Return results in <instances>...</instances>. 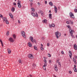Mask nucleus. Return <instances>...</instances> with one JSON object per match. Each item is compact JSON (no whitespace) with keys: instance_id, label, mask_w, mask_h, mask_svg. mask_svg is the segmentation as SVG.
Listing matches in <instances>:
<instances>
[{"instance_id":"obj_1","label":"nucleus","mask_w":77,"mask_h":77,"mask_svg":"<svg viewBox=\"0 0 77 77\" xmlns=\"http://www.w3.org/2000/svg\"><path fill=\"white\" fill-rule=\"evenodd\" d=\"M55 34L56 36V38L58 39L59 38V36L60 37L61 36V33L60 32H59V31H57L55 32Z\"/></svg>"},{"instance_id":"obj_2","label":"nucleus","mask_w":77,"mask_h":77,"mask_svg":"<svg viewBox=\"0 0 77 77\" xmlns=\"http://www.w3.org/2000/svg\"><path fill=\"white\" fill-rule=\"evenodd\" d=\"M73 31H74L73 30H71V29H69V33L71 36H72V38H75V37L73 35V33L72 32Z\"/></svg>"},{"instance_id":"obj_3","label":"nucleus","mask_w":77,"mask_h":77,"mask_svg":"<svg viewBox=\"0 0 77 77\" xmlns=\"http://www.w3.org/2000/svg\"><path fill=\"white\" fill-rule=\"evenodd\" d=\"M69 17H71V18H74V14L72 13V12H70L69 14Z\"/></svg>"},{"instance_id":"obj_4","label":"nucleus","mask_w":77,"mask_h":77,"mask_svg":"<svg viewBox=\"0 0 77 77\" xmlns=\"http://www.w3.org/2000/svg\"><path fill=\"white\" fill-rule=\"evenodd\" d=\"M29 39L30 40H31L32 42H33V41H34L36 43V40L35 39L33 40V37L30 36L29 37Z\"/></svg>"},{"instance_id":"obj_5","label":"nucleus","mask_w":77,"mask_h":77,"mask_svg":"<svg viewBox=\"0 0 77 77\" xmlns=\"http://www.w3.org/2000/svg\"><path fill=\"white\" fill-rule=\"evenodd\" d=\"M21 34L22 36L24 38H26V35H25V32L23 31L21 32Z\"/></svg>"},{"instance_id":"obj_6","label":"nucleus","mask_w":77,"mask_h":77,"mask_svg":"<svg viewBox=\"0 0 77 77\" xmlns=\"http://www.w3.org/2000/svg\"><path fill=\"white\" fill-rule=\"evenodd\" d=\"M20 65H22L23 63V61L21 59H20L18 61Z\"/></svg>"},{"instance_id":"obj_7","label":"nucleus","mask_w":77,"mask_h":77,"mask_svg":"<svg viewBox=\"0 0 77 77\" xmlns=\"http://www.w3.org/2000/svg\"><path fill=\"white\" fill-rule=\"evenodd\" d=\"M8 41H10V42H13L14 41V38L12 37H10L8 39Z\"/></svg>"},{"instance_id":"obj_8","label":"nucleus","mask_w":77,"mask_h":77,"mask_svg":"<svg viewBox=\"0 0 77 77\" xmlns=\"http://www.w3.org/2000/svg\"><path fill=\"white\" fill-rule=\"evenodd\" d=\"M54 68L56 71H57L58 70V68H57V65H54Z\"/></svg>"},{"instance_id":"obj_9","label":"nucleus","mask_w":77,"mask_h":77,"mask_svg":"<svg viewBox=\"0 0 77 77\" xmlns=\"http://www.w3.org/2000/svg\"><path fill=\"white\" fill-rule=\"evenodd\" d=\"M28 57L30 59H33V56L31 54H29L28 55Z\"/></svg>"},{"instance_id":"obj_10","label":"nucleus","mask_w":77,"mask_h":77,"mask_svg":"<svg viewBox=\"0 0 77 77\" xmlns=\"http://www.w3.org/2000/svg\"><path fill=\"white\" fill-rule=\"evenodd\" d=\"M69 55L70 59L72 58V52L70 51H69Z\"/></svg>"},{"instance_id":"obj_11","label":"nucleus","mask_w":77,"mask_h":77,"mask_svg":"<svg viewBox=\"0 0 77 77\" xmlns=\"http://www.w3.org/2000/svg\"><path fill=\"white\" fill-rule=\"evenodd\" d=\"M38 14H41V15L42 16H43L44 15V12L43 11H42V10H40V12H38Z\"/></svg>"},{"instance_id":"obj_12","label":"nucleus","mask_w":77,"mask_h":77,"mask_svg":"<svg viewBox=\"0 0 77 77\" xmlns=\"http://www.w3.org/2000/svg\"><path fill=\"white\" fill-rule=\"evenodd\" d=\"M54 11L55 13H57V7H56V6L54 5Z\"/></svg>"},{"instance_id":"obj_13","label":"nucleus","mask_w":77,"mask_h":77,"mask_svg":"<svg viewBox=\"0 0 77 77\" xmlns=\"http://www.w3.org/2000/svg\"><path fill=\"white\" fill-rule=\"evenodd\" d=\"M31 14L33 17H36V14H35V13L33 11H32Z\"/></svg>"},{"instance_id":"obj_14","label":"nucleus","mask_w":77,"mask_h":77,"mask_svg":"<svg viewBox=\"0 0 77 77\" xmlns=\"http://www.w3.org/2000/svg\"><path fill=\"white\" fill-rule=\"evenodd\" d=\"M7 51L8 54H10V53H11V50L9 48H8L7 49Z\"/></svg>"},{"instance_id":"obj_15","label":"nucleus","mask_w":77,"mask_h":77,"mask_svg":"<svg viewBox=\"0 0 77 77\" xmlns=\"http://www.w3.org/2000/svg\"><path fill=\"white\" fill-rule=\"evenodd\" d=\"M9 15H10V17H11V19H13V18H14L13 15H12V14L10 13L9 14Z\"/></svg>"},{"instance_id":"obj_16","label":"nucleus","mask_w":77,"mask_h":77,"mask_svg":"<svg viewBox=\"0 0 77 77\" xmlns=\"http://www.w3.org/2000/svg\"><path fill=\"white\" fill-rule=\"evenodd\" d=\"M49 17L50 19H53V17H52V14H49Z\"/></svg>"},{"instance_id":"obj_17","label":"nucleus","mask_w":77,"mask_h":77,"mask_svg":"<svg viewBox=\"0 0 77 77\" xmlns=\"http://www.w3.org/2000/svg\"><path fill=\"white\" fill-rule=\"evenodd\" d=\"M74 49L76 50L77 49V46L76 44H75L74 46Z\"/></svg>"},{"instance_id":"obj_18","label":"nucleus","mask_w":77,"mask_h":77,"mask_svg":"<svg viewBox=\"0 0 77 77\" xmlns=\"http://www.w3.org/2000/svg\"><path fill=\"white\" fill-rule=\"evenodd\" d=\"M28 44L29 47H32V45L30 43V42H28Z\"/></svg>"},{"instance_id":"obj_19","label":"nucleus","mask_w":77,"mask_h":77,"mask_svg":"<svg viewBox=\"0 0 77 77\" xmlns=\"http://www.w3.org/2000/svg\"><path fill=\"white\" fill-rule=\"evenodd\" d=\"M3 18V22H5L7 20V18L6 17H4Z\"/></svg>"},{"instance_id":"obj_20","label":"nucleus","mask_w":77,"mask_h":77,"mask_svg":"<svg viewBox=\"0 0 77 77\" xmlns=\"http://www.w3.org/2000/svg\"><path fill=\"white\" fill-rule=\"evenodd\" d=\"M47 19H44V20H42V22L43 23H47Z\"/></svg>"},{"instance_id":"obj_21","label":"nucleus","mask_w":77,"mask_h":77,"mask_svg":"<svg viewBox=\"0 0 77 77\" xmlns=\"http://www.w3.org/2000/svg\"><path fill=\"white\" fill-rule=\"evenodd\" d=\"M11 11L12 12H14L15 11V8L12 7L11 8Z\"/></svg>"},{"instance_id":"obj_22","label":"nucleus","mask_w":77,"mask_h":77,"mask_svg":"<svg viewBox=\"0 0 77 77\" xmlns=\"http://www.w3.org/2000/svg\"><path fill=\"white\" fill-rule=\"evenodd\" d=\"M73 69L75 72H77V68H76V67H74Z\"/></svg>"},{"instance_id":"obj_23","label":"nucleus","mask_w":77,"mask_h":77,"mask_svg":"<svg viewBox=\"0 0 77 77\" xmlns=\"http://www.w3.org/2000/svg\"><path fill=\"white\" fill-rule=\"evenodd\" d=\"M49 4L50 5H51V6H53V3H52V2H49Z\"/></svg>"},{"instance_id":"obj_24","label":"nucleus","mask_w":77,"mask_h":77,"mask_svg":"<svg viewBox=\"0 0 77 77\" xmlns=\"http://www.w3.org/2000/svg\"><path fill=\"white\" fill-rule=\"evenodd\" d=\"M18 4V7L20 8H21V4Z\"/></svg>"},{"instance_id":"obj_25","label":"nucleus","mask_w":77,"mask_h":77,"mask_svg":"<svg viewBox=\"0 0 77 77\" xmlns=\"http://www.w3.org/2000/svg\"><path fill=\"white\" fill-rule=\"evenodd\" d=\"M31 10L33 12H35V8H32Z\"/></svg>"},{"instance_id":"obj_26","label":"nucleus","mask_w":77,"mask_h":77,"mask_svg":"<svg viewBox=\"0 0 77 77\" xmlns=\"http://www.w3.org/2000/svg\"><path fill=\"white\" fill-rule=\"evenodd\" d=\"M51 26L53 27H55V25L53 23H52L51 24Z\"/></svg>"},{"instance_id":"obj_27","label":"nucleus","mask_w":77,"mask_h":77,"mask_svg":"<svg viewBox=\"0 0 77 77\" xmlns=\"http://www.w3.org/2000/svg\"><path fill=\"white\" fill-rule=\"evenodd\" d=\"M13 37L14 39H15L16 38V35L15 34L13 35Z\"/></svg>"},{"instance_id":"obj_28","label":"nucleus","mask_w":77,"mask_h":77,"mask_svg":"<svg viewBox=\"0 0 77 77\" xmlns=\"http://www.w3.org/2000/svg\"><path fill=\"white\" fill-rule=\"evenodd\" d=\"M5 22L7 24H9V22L7 20H6Z\"/></svg>"},{"instance_id":"obj_29","label":"nucleus","mask_w":77,"mask_h":77,"mask_svg":"<svg viewBox=\"0 0 77 77\" xmlns=\"http://www.w3.org/2000/svg\"><path fill=\"white\" fill-rule=\"evenodd\" d=\"M32 66H33V68H35V67H36V65L34 63L33 64Z\"/></svg>"},{"instance_id":"obj_30","label":"nucleus","mask_w":77,"mask_h":77,"mask_svg":"<svg viewBox=\"0 0 77 77\" xmlns=\"http://www.w3.org/2000/svg\"><path fill=\"white\" fill-rule=\"evenodd\" d=\"M74 11L75 12V13H77V9L76 8H75L74 10Z\"/></svg>"},{"instance_id":"obj_31","label":"nucleus","mask_w":77,"mask_h":77,"mask_svg":"<svg viewBox=\"0 0 77 77\" xmlns=\"http://www.w3.org/2000/svg\"><path fill=\"white\" fill-rule=\"evenodd\" d=\"M44 65L43 66H47V63H45Z\"/></svg>"},{"instance_id":"obj_32","label":"nucleus","mask_w":77,"mask_h":77,"mask_svg":"<svg viewBox=\"0 0 77 77\" xmlns=\"http://www.w3.org/2000/svg\"><path fill=\"white\" fill-rule=\"evenodd\" d=\"M73 62H74L76 61V60H75V59L74 58H73Z\"/></svg>"},{"instance_id":"obj_33","label":"nucleus","mask_w":77,"mask_h":77,"mask_svg":"<svg viewBox=\"0 0 77 77\" xmlns=\"http://www.w3.org/2000/svg\"><path fill=\"white\" fill-rule=\"evenodd\" d=\"M69 22L71 24H73V22L71 20H69Z\"/></svg>"},{"instance_id":"obj_34","label":"nucleus","mask_w":77,"mask_h":77,"mask_svg":"<svg viewBox=\"0 0 77 77\" xmlns=\"http://www.w3.org/2000/svg\"><path fill=\"white\" fill-rule=\"evenodd\" d=\"M21 3V1L20 0H19L18 1V2L17 3V4H20Z\"/></svg>"},{"instance_id":"obj_35","label":"nucleus","mask_w":77,"mask_h":77,"mask_svg":"<svg viewBox=\"0 0 77 77\" xmlns=\"http://www.w3.org/2000/svg\"><path fill=\"white\" fill-rule=\"evenodd\" d=\"M34 48L35 50H37V48L35 46H34Z\"/></svg>"},{"instance_id":"obj_36","label":"nucleus","mask_w":77,"mask_h":77,"mask_svg":"<svg viewBox=\"0 0 77 77\" xmlns=\"http://www.w3.org/2000/svg\"><path fill=\"white\" fill-rule=\"evenodd\" d=\"M58 63L60 66V67H61V64L60 63V62H58Z\"/></svg>"},{"instance_id":"obj_37","label":"nucleus","mask_w":77,"mask_h":77,"mask_svg":"<svg viewBox=\"0 0 77 77\" xmlns=\"http://www.w3.org/2000/svg\"><path fill=\"white\" fill-rule=\"evenodd\" d=\"M35 16L36 17H38V13L36 12V13H35Z\"/></svg>"},{"instance_id":"obj_38","label":"nucleus","mask_w":77,"mask_h":77,"mask_svg":"<svg viewBox=\"0 0 77 77\" xmlns=\"http://www.w3.org/2000/svg\"><path fill=\"white\" fill-rule=\"evenodd\" d=\"M43 68L44 70H46V68L45 66H43Z\"/></svg>"},{"instance_id":"obj_39","label":"nucleus","mask_w":77,"mask_h":77,"mask_svg":"<svg viewBox=\"0 0 77 77\" xmlns=\"http://www.w3.org/2000/svg\"><path fill=\"white\" fill-rule=\"evenodd\" d=\"M48 57H51V54H50L49 53L48 54Z\"/></svg>"},{"instance_id":"obj_40","label":"nucleus","mask_w":77,"mask_h":77,"mask_svg":"<svg viewBox=\"0 0 77 77\" xmlns=\"http://www.w3.org/2000/svg\"><path fill=\"white\" fill-rule=\"evenodd\" d=\"M9 31H8L7 32V36H8L9 35Z\"/></svg>"},{"instance_id":"obj_41","label":"nucleus","mask_w":77,"mask_h":77,"mask_svg":"<svg viewBox=\"0 0 77 77\" xmlns=\"http://www.w3.org/2000/svg\"><path fill=\"white\" fill-rule=\"evenodd\" d=\"M68 28H69V29H71V26H69V25L68 26Z\"/></svg>"},{"instance_id":"obj_42","label":"nucleus","mask_w":77,"mask_h":77,"mask_svg":"<svg viewBox=\"0 0 77 77\" xmlns=\"http://www.w3.org/2000/svg\"><path fill=\"white\" fill-rule=\"evenodd\" d=\"M41 50L42 51H43L44 50V48H43V47H41Z\"/></svg>"},{"instance_id":"obj_43","label":"nucleus","mask_w":77,"mask_h":77,"mask_svg":"<svg viewBox=\"0 0 77 77\" xmlns=\"http://www.w3.org/2000/svg\"><path fill=\"white\" fill-rule=\"evenodd\" d=\"M13 5H14L15 6H16V5H17V4H16V3H15V2H14Z\"/></svg>"},{"instance_id":"obj_44","label":"nucleus","mask_w":77,"mask_h":77,"mask_svg":"<svg viewBox=\"0 0 77 77\" xmlns=\"http://www.w3.org/2000/svg\"><path fill=\"white\" fill-rule=\"evenodd\" d=\"M49 63H51V61L50 60H49Z\"/></svg>"},{"instance_id":"obj_45","label":"nucleus","mask_w":77,"mask_h":77,"mask_svg":"<svg viewBox=\"0 0 77 77\" xmlns=\"http://www.w3.org/2000/svg\"><path fill=\"white\" fill-rule=\"evenodd\" d=\"M44 62H45V63H47V60H46L45 59L44 60Z\"/></svg>"},{"instance_id":"obj_46","label":"nucleus","mask_w":77,"mask_h":77,"mask_svg":"<svg viewBox=\"0 0 77 77\" xmlns=\"http://www.w3.org/2000/svg\"><path fill=\"white\" fill-rule=\"evenodd\" d=\"M66 23L67 24H69V22H68V21H67L66 22Z\"/></svg>"},{"instance_id":"obj_47","label":"nucleus","mask_w":77,"mask_h":77,"mask_svg":"<svg viewBox=\"0 0 77 77\" xmlns=\"http://www.w3.org/2000/svg\"><path fill=\"white\" fill-rule=\"evenodd\" d=\"M61 54H64V52L63 51H61Z\"/></svg>"},{"instance_id":"obj_48","label":"nucleus","mask_w":77,"mask_h":77,"mask_svg":"<svg viewBox=\"0 0 77 77\" xmlns=\"http://www.w3.org/2000/svg\"><path fill=\"white\" fill-rule=\"evenodd\" d=\"M30 6H32V5H33V3H31L30 4Z\"/></svg>"},{"instance_id":"obj_49","label":"nucleus","mask_w":77,"mask_h":77,"mask_svg":"<svg viewBox=\"0 0 77 77\" xmlns=\"http://www.w3.org/2000/svg\"><path fill=\"white\" fill-rule=\"evenodd\" d=\"M0 17H2V18H3V15H2L1 14H0Z\"/></svg>"},{"instance_id":"obj_50","label":"nucleus","mask_w":77,"mask_h":77,"mask_svg":"<svg viewBox=\"0 0 77 77\" xmlns=\"http://www.w3.org/2000/svg\"><path fill=\"white\" fill-rule=\"evenodd\" d=\"M44 39H45V38L44 37H42V40H43V41H44Z\"/></svg>"},{"instance_id":"obj_51","label":"nucleus","mask_w":77,"mask_h":77,"mask_svg":"<svg viewBox=\"0 0 77 77\" xmlns=\"http://www.w3.org/2000/svg\"><path fill=\"white\" fill-rule=\"evenodd\" d=\"M38 6H40V3L39 2H38Z\"/></svg>"},{"instance_id":"obj_52","label":"nucleus","mask_w":77,"mask_h":77,"mask_svg":"<svg viewBox=\"0 0 77 77\" xmlns=\"http://www.w3.org/2000/svg\"><path fill=\"white\" fill-rule=\"evenodd\" d=\"M18 23L19 24H20V23H21V22H20V21L19 20H18Z\"/></svg>"},{"instance_id":"obj_53","label":"nucleus","mask_w":77,"mask_h":77,"mask_svg":"<svg viewBox=\"0 0 77 77\" xmlns=\"http://www.w3.org/2000/svg\"><path fill=\"white\" fill-rule=\"evenodd\" d=\"M69 74H71V73H72V72H71V71H69Z\"/></svg>"},{"instance_id":"obj_54","label":"nucleus","mask_w":77,"mask_h":77,"mask_svg":"<svg viewBox=\"0 0 77 77\" xmlns=\"http://www.w3.org/2000/svg\"><path fill=\"white\" fill-rule=\"evenodd\" d=\"M45 4H47V1H45Z\"/></svg>"},{"instance_id":"obj_55","label":"nucleus","mask_w":77,"mask_h":77,"mask_svg":"<svg viewBox=\"0 0 77 77\" xmlns=\"http://www.w3.org/2000/svg\"><path fill=\"white\" fill-rule=\"evenodd\" d=\"M59 62V60H57V63H58Z\"/></svg>"},{"instance_id":"obj_56","label":"nucleus","mask_w":77,"mask_h":77,"mask_svg":"<svg viewBox=\"0 0 77 77\" xmlns=\"http://www.w3.org/2000/svg\"><path fill=\"white\" fill-rule=\"evenodd\" d=\"M49 45H50V44H49V43H48L47 44V46H49Z\"/></svg>"},{"instance_id":"obj_57","label":"nucleus","mask_w":77,"mask_h":77,"mask_svg":"<svg viewBox=\"0 0 77 77\" xmlns=\"http://www.w3.org/2000/svg\"><path fill=\"white\" fill-rule=\"evenodd\" d=\"M75 59H77V56H75Z\"/></svg>"},{"instance_id":"obj_58","label":"nucleus","mask_w":77,"mask_h":77,"mask_svg":"<svg viewBox=\"0 0 77 77\" xmlns=\"http://www.w3.org/2000/svg\"><path fill=\"white\" fill-rule=\"evenodd\" d=\"M49 27L51 28V27H52V26H51V25H49Z\"/></svg>"},{"instance_id":"obj_59","label":"nucleus","mask_w":77,"mask_h":77,"mask_svg":"<svg viewBox=\"0 0 77 77\" xmlns=\"http://www.w3.org/2000/svg\"><path fill=\"white\" fill-rule=\"evenodd\" d=\"M0 42H1V43H2L3 42H2V39H0Z\"/></svg>"},{"instance_id":"obj_60","label":"nucleus","mask_w":77,"mask_h":77,"mask_svg":"<svg viewBox=\"0 0 77 77\" xmlns=\"http://www.w3.org/2000/svg\"><path fill=\"white\" fill-rule=\"evenodd\" d=\"M1 44H2V46L3 47V43H1Z\"/></svg>"},{"instance_id":"obj_61","label":"nucleus","mask_w":77,"mask_h":77,"mask_svg":"<svg viewBox=\"0 0 77 77\" xmlns=\"http://www.w3.org/2000/svg\"><path fill=\"white\" fill-rule=\"evenodd\" d=\"M74 62L75 64V65H76L77 64V63L76 62V61H75Z\"/></svg>"},{"instance_id":"obj_62","label":"nucleus","mask_w":77,"mask_h":77,"mask_svg":"<svg viewBox=\"0 0 77 77\" xmlns=\"http://www.w3.org/2000/svg\"><path fill=\"white\" fill-rule=\"evenodd\" d=\"M41 45L42 46V47H43V45L41 44Z\"/></svg>"},{"instance_id":"obj_63","label":"nucleus","mask_w":77,"mask_h":77,"mask_svg":"<svg viewBox=\"0 0 77 77\" xmlns=\"http://www.w3.org/2000/svg\"><path fill=\"white\" fill-rule=\"evenodd\" d=\"M29 76H30L31 77H32V75H31L30 74V75H29Z\"/></svg>"},{"instance_id":"obj_64","label":"nucleus","mask_w":77,"mask_h":77,"mask_svg":"<svg viewBox=\"0 0 77 77\" xmlns=\"http://www.w3.org/2000/svg\"><path fill=\"white\" fill-rule=\"evenodd\" d=\"M30 2H33V0H29Z\"/></svg>"}]
</instances>
